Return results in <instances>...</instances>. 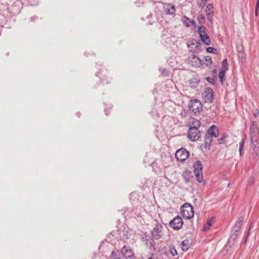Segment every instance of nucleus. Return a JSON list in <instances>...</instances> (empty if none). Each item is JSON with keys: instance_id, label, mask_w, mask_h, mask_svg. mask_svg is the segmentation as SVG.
Listing matches in <instances>:
<instances>
[{"instance_id": "1", "label": "nucleus", "mask_w": 259, "mask_h": 259, "mask_svg": "<svg viewBox=\"0 0 259 259\" xmlns=\"http://www.w3.org/2000/svg\"><path fill=\"white\" fill-rule=\"evenodd\" d=\"M181 213L184 219H191L194 216V211L192 206L189 203H185L181 207Z\"/></svg>"}, {"instance_id": "2", "label": "nucleus", "mask_w": 259, "mask_h": 259, "mask_svg": "<svg viewBox=\"0 0 259 259\" xmlns=\"http://www.w3.org/2000/svg\"><path fill=\"white\" fill-rule=\"evenodd\" d=\"M189 109L194 113H199L202 110V105L200 101L197 99L192 100L189 103Z\"/></svg>"}, {"instance_id": "3", "label": "nucleus", "mask_w": 259, "mask_h": 259, "mask_svg": "<svg viewBox=\"0 0 259 259\" xmlns=\"http://www.w3.org/2000/svg\"><path fill=\"white\" fill-rule=\"evenodd\" d=\"M198 32L201 40L206 45H209L211 43L210 39L206 32V28L204 26H201L198 28Z\"/></svg>"}, {"instance_id": "4", "label": "nucleus", "mask_w": 259, "mask_h": 259, "mask_svg": "<svg viewBox=\"0 0 259 259\" xmlns=\"http://www.w3.org/2000/svg\"><path fill=\"white\" fill-rule=\"evenodd\" d=\"M189 155V152L183 147L177 150L175 153L177 159L180 161L186 160Z\"/></svg>"}, {"instance_id": "5", "label": "nucleus", "mask_w": 259, "mask_h": 259, "mask_svg": "<svg viewBox=\"0 0 259 259\" xmlns=\"http://www.w3.org/2000/svg\"><path fill=\"white\" fill-rule=\"evenodd\" d=\"M132 233V230L127 226H123L122 229L118 230V235L120 238L124 241L128 240L131 237Z\"/></svg>"}, {"instance_id": "6", "label": "nucleus", "mask_w": 259, "mask_h": 259, "mask_svg": "<svg viewBox=\"0 0 259 259\" xmlns=\"http://www.w3.org/2000/svg\"><path fill=\"white\" fill-rule=\"evenodd\" d=\"M188 136L190 140L195 141L200 137V133L197 128L190 127L188 132Z\"/></svg>"}, {"instance_id": "7", "label": "nucleus", "mask_w": 259, "mask_h": 259, "mask_svg": "<svg viewBox=\"0 0 259 259\" xmlns=\"http://www.w3.org/2000/svg\"><path fill=\"white\" fill-rule=\"evenodd\" d=\"M202 98L205 102L211 103L213 101V91L211 88H206L202 94Z\"/></svg>"}, {"instance_id": "8", "label": "nucleus", "mask_w": 259, "mask_h": 259, "mask_svg": "<svg viewBox=\"0 0 259 259\" xmlns=\"http://www.w3.org/2000/svg\"><path fill=\"white\" fill-rule=\"evenodd\" d=\"M183 224L182 218L179 216H177L169 222V225L174 229H180Z\"/></svg>"}, {"instance_id": "9", "label": "nucleus", "mask_w": 259, "mask_h": 259, "mask_svg": "<svg viewBox=\"0 0 259 259\" xmlns=\"http://www.w3.org/2000/svg\"><path fill=\"white\" fill-rule=\"evenodd\" d=\"M258 134V129L257 128L256 124L255 121L252 122L250 126V134L251 137V142L253 140L256 141V137Z\"/></svg>"}, {"instance_id": "10", "label": "nucleus", "mask_w": 259, "mask_h": 259, "mask_svg": "<svg viewBox=\"0 0 259 259\" xmlns=\"http://www.w3.org/2000/svg\"><path fill=\"white\" fill-rule=\"evenodd\" d=\"M161 231L162 226L160 225L156 224L151 231L152 237L155 239H158L162 236Z\"/></svg>"}, {"instance_id": "11", "label": "nucleus", "mask_w": 259, "mask_h": 259, "mask_svg": "<svg viewBox=\"0 0 259 259\" xmlns=\"http://www.w3.org/2000/svg\"><path fill=\"white\" fill-rule=\"evenodd\" d=\"M189 63L192 66L195 67L199 66L201 65V59L197 56L193 55L188 58Z\"/></svg>"}, {"instance_id": "12", "label": "nucleus", "mask_w": 259, "mask_h": 259, "mask_svg": "<svg viewBox=\"0 0 259 259\" xmlns=\"http://www.w3.org/2000/svg\"><path fill=\"white\" fill-rule=\"evenodd\" d=\"M121 252L126 259H132L134 257V253L130 247L124 246L121 249Z\"/></svg>"}, {"instance_id": "13", "label": "nucleus", "mask_w": 259, "mask_h": 259, "mask_svg": "<svg viewBox=\"0 0 259 259\" xmlns=\"http://www.w3.org/2000/svg\"><path fill=\"white\" fill-rule=\"evenodd\" d=\"M206 134L208 136L212 137L213 138H217L219 134V130L218 127L214 125H211L207 130Z\"/></svg>"}, {"instance_id": "14", "label": "nucleus", "mask_w": 259, "mask_h": 259, "mask_svg": "<svg viewBox=\"0 0 259 259\" xmlns=\"http://www.w3.org/2000/svg\"><path fill=\"white\" fill-rule=\"evenodd\" d=\"M164 11L167 15H174L176 12L175 6L171 4H165L164 7Z\"/></svg>"}, {"instance_id": "15", "label": "nucleus", "mask_w": 259, "mask_h": 259, "mask_svg": "<svg viewBox=\"0 0 259 259\" xmlns=\"http://www.w3.org/2000/svg\"><path fill=\"white\" fill-rule=\"evenodd\" d=\"M194 173H202V165L200 161L197 160L194 164Z\"/></svg>"}, {"instance_id": "16", "label": "nucleus", "mask_w": 259, "mask_h": 259, "mask_svg": "<svg viewBox=\"0 0 259 259\" xmlns=\"http://www.w3.org/2000/svg\"><path fill=\"white\" fill-rule=\"evenodd\" d=\"M229 136L226 134H224L222 137L218 140V142L217 143H214V144L217 145H221V144H226L227 143V139L228 138Z\"/></svg>"}, {"instance_id": "17", "label": "nucleus", "mask_w": 259, "mask_h": 259, "mask_svg": "<svg viewBox=\"0 0 259 259\" xmlns=\"http://www.w3.org/2000/svg\"><path fill=\"white\" fill-rule=\"evenodd\" d=\"M190 247V243L188 239L183 240L181 243V248L184 251H187Z\"/></svg>"}, {"instance_id": "18", "label": "nucleus", "mask_w": 259, "mask_h": 259, "mask_svg": "<svg viewBox=\"0 0 259 259\" xmlns=\"http://www.w3.org/2000/svg\"><path fill=\"white\" fill-rule=\"evenodd\" d=\"M213 9V7L212 5L209 4L206 6L205 11H206V15L208 16V20H211V19L209 18V16L211 15L212 14Z\"/></svg>"}, {"instance_id": "19", "label": "nucleus", "mask_w": 259, "mask_h": 259, "mask_svg": "<svg viewBox=\"0 0 259 259\" xmlns=\"http://www.w3.org/2000/svg\"><path fill=\"white\" fill-rule=\"evenodd\" d=\"M213 137L208 136V135H207L206 134L205 136V139H204L205 144L206 145L205 146H207V145L210 146L211 143L213 141Z\"/></svg>"}, {"instance_id": "20", "label": "nucleus", "mask_w": 259, "mask_h": 259, "mask_svg": "<svg viewBox=\"0 0 259 259\" xmlns=\"http://www.w3.org/2000/svg\"><path fill=\"white\" fill-rule=\"evenodd\" d=\"M213 218H212L210 220H208L207 221V223L205 225H204L203 227V231H206L207 229L209 228V227L212 225V223L213 222Z\"/></svg>"}, {"instance_id": "21", "label": "nucleus", "mask_w": 259, "mask_h": 259, "mask_svg": "<svg viewBox=\"0 0 259 259\" xmlns=\"http://www.w3.org/2000/svg\"><path fill=\"white\" fill-rule=\"evenodd\" d=\"M228 67L227 60V59H225L222 61V67H221V70L224 71H227L228 70Z\"/></svg>"}, {"instance_id": "22", "label": "nucleus", "mask_w": 259, "mask_h": 259, "mask_svg": "<svg viewBox=\"0 0 259 259\" xmlns=\"http://www.w3.org/2000/svg\"><path fill=\"white\" fill-rule=\"evenodd\" d=\"M190 84H191L192 87H196L199 82V80H198L196 78H193L189 80Z\"/></svg>"}, {"instance_id": "23", "label": "nucleus", "mask_w": 259, "mask_h": 259, "mask_svg": "<svg viewBox=\"0 0 259 259\" xmlns=\"http://www.w3.org/2000/svg\"><path fill=\"white\" fill-rule=\"evenodd\" d=\"M110 257L111 259H120L119 257V252L117 250L116 251H112Z\"/></svg>"}, {"instance_id": "24", "label": "nucleus", "mask_w": 259, "mask_h": 259, "mask_svg": "<svg viewBox=\"0 0 259 259\" xmlns=\"http://www.w3.org/2000/svg\"><path fill=\"white\" fill-rule=\"evenodd\" d=\"M170 253L172 256H176L178 254L177 251L174 245H170L169 247Z\"/></svg>"}, {"instance_id": "25", "label": "nucleus", "mask_w": 259, "mask_h": 259, "mask_svg": "<svg viewBox=\"0 0 259 259\" xmlns=\"http://www.w3.org/2000/svg\"><path fill=\"white\" fill-rule=\"evenodd\" d=\"M232 232L233 233V234L231 235L230 240H232V241L234 242L235 240L236 239V237L238 235L239 232L237 230H232Z\"/></svg>"}, {"instance_id": "26", "label": "nucleus", "mask_w": 259, "mask_h": 259, "mask_svg": "<svg viewBox=\"0 0 259 259\" xmlns=\"http://www.w3.org/2000/svg\"><path fill=\"white\" fill-rule=\"evenodd\" d=\"M201 125V123L199 120L197 119H195L192 122V126L190 127H194L198 129V127H200Z\"/></svg>"}, {"instance_id": "27", "label": "nucleus", "mask_w": 259, "mask_h": 259, "mask_svg": "<svg viewBox=\"0 0 259 259\" xmlns=\"http://www.w3.org/2000/svg\"><path fill=\"white\" fill-rule=\"evenodd\" d=\"M183 21L184 24H185L187 27H189L190 25V23L193 22V21H190L186 16L183 17Z\"/></svg>"}, {"instance_id": "28", "label": "nucleus", "mask_w": 259, "mask_h": 259, "mask_svg": "<svg viewBox=\"0 0 259 259\" xmlns=\"http://www.w3.org/2000/svg\"><path fill=\"white\" fill-rule=\"evenodd\" d=\"M244 220V219L242 217H240L238 219V220L235 224V226L239 227L241 228V226L242 225V223Z\"/></svg>"}, {"instance_id": "29", "label": "nucleus", "mask_w": 259, "mask_h": 259, "mask_svg": "<svg viewBox=\"0 0 259 259\" xmlns=\"http://www.w3.org/2000/svg\"><path fill=\"white\" fill-rule=\"evenodd\" d=\"M196 179L198 182H201L203 180V177L202 173H194Z\"/></svg>"}, {"instance_id": "30", "label": "nucleus", "mask_w": 259, "mask_h": 259, "mask_svg": "<svg viewBox=\"0 0 259 259\" xmlns=\"http://www.w3.org/2000/svg\"><path fill=\"white\" fill-rule=\"evenodd\" d=\"M205 61L206 62V65L210 66L212 64L211 57L210 56H206L205 57Z\"/></svg>"}, {"instance_id": "31", "label": "nucleus", "mask_w": 259, "mask_h": 259, "mask_svg": "<svg viewBox=\"0 0 259 259\" xmlns=\"http://www.w3.org/2000/svg\"><path fill=\"white\" fill-rule=\"evenodd\" d=\"M226 72V71H224L221 70V71L219 73V77L220 79V80L222 83L223 82V80H224V78Z\"/></svg>"}, {"instance_id": "32", "label": "nucleus", "mask_w": 259, "mask_h": 259, "mask_svg": "<svg viewBox=\"0 0 259 259\" xmlns=\"http://www.w3.org/2000/svg\"><path fill=\"white\" fill-rule=\"evenodd\" d=\"M206 51L207 52H209V53H214V54H216L217 52V50L215 48H213L212 47H207L206 48Z\"/></svg>"}, {"instance_id": "33", "label": "nucleus", "mask_w": 259, "mask_h": 259, "mask_svg": "<svg viewBox=\"0 0 259 259\" xmlns=\"http://www.w3.org/2000/svg\"><path fill=\"white\" fill-rule=\"evenodd\" d=\"M206 80L210 83L212 84H214L215 83V79L214 78H211L210 77H207L206 78Z\"/></svg>"}, {"instance_id": "34", "label": "nucleus", "mask_w": 259, "mask_h": 259, "mask_svg": "<svg viewBox=\"0 0 259 259\" xmlns=\"http://www.w3.org/2000/svg\"><path fill=\"white\" fill-rule=\"evenodd\" d=\"M253 150L256 156L259 157V147H253Z\"/></svg>"}, {"instance_id": "35", "label": "nucleus", "mask_w": 259, "mask_h": 259, "mask_svg": "<svg viewBox=\"0 0 259 259\" xmlns=\"http://www.w3.org/2000/svg\"><path fill=\"white\" fill-rule=\"evenodd\" d=\"M253 182L254 178L253 177H250L248 181V183L249 185H251L252 184H253Z\"/></svg>"}, {"instance_id": "36", "label": "nucleus", "mask_w": 259, "mask_h": 259, "mask_svg": "<svg viewBox=\"0 0 259 259\" xmlns=\"http://www.w3.org/2000/svg\"><path fill=\"white\" fill-rule=\"evenodd\" d=\"M240 228H241L237 227V226H235V225H234V226L232 228V230H237V231H239V232Z\"/></svg>"}, {"instance_id": "37", "label": "nucleus", "mask_w": 259, "mask_h": 259, "mask_svg": "<svg viewBox=\"0 0 259 259\" xmlns=\"http://www.w3.org/2000/svg\"><path fill=\"white\" fill-rule=\"evenodd\" d=\"M249 231H248L247 235H246V237H245V239L244 240V242H243L244 244H245L246 243L247 238V237H248V236L249 235Z\"/></svg>"}, {"instance_id": "38", "label": "nucleus", "mask_w": 259, "mask_h": 259, "mask_svg": "<svg viewBox=\"0 0 259 259\" xmlns=\"http://www.w3.org/2000/svg\"><path fill=\"white\" fill-rule=\"evenodd\" d=\"M243 147H239V153L240 155H241L242 154V149Z\"/></svg>"}, {"instance_id": "39", "label": "nucleus", "mask_w": 259, "mask_h": 259, "mask_svg": "<svg viewBox=\"0 0 259 259\" xmlns=\"http://www.w3.org/2000/svg\"><path fill=\"white\" fill-rule=\"evenodd\" d=\"M258 7H259V0H257L256 4V9H258Z\"/></svg>"}, {"instance_id": "40", "label": "nucleus", "mask_w": 259, "mask_h": 259, "mask_svg": "<svg viewBox=\"0 0 259 259\" xmlns=\"http://www.w3.org/2000/svg\"><path fill=\"white\" fill-rule=\"evenodd\" d=\"M258 115V111H257L256 113H254V116L257 117Z\"/></svg>"}, {"instance_id": "41", "label": "nucleus", "mask_w": 259, "mask_h": 259, "mask_svg": "<svg viewBox=\"0 0 259 259\" xmlns=\"http://www.w3.org/2000/svg\"><path fill=\"white\" fill-rule=\"evenodd\" d=\"M255 15L256 16H257V9H256V7H255Z\"/></svg>"}, {"instance_id": "42", "label": "nucleus", "mask_w": 259, "mask_h": 259, "mask_svg": "<svg viewBox=\"0 0 259 259\" xmlns=\"http://www.w3.org/2000/svg\"><path fill=\"white\" fill-rule=\"evenodd\" d=\"M212 73H213V74H216V73H217V72H216V70H212Z\"/></svg>"}, {"instance_id": "43", "label": "nucleus", "mask_w": 259, "mask_h": 259, "mask_svg": "<svg viewBox=\"0 0 259 259\" xmlns=\"http://www.w3.org/2000/svg\"><path fill=\"white\" fill-rule=\"evenodd\" d=\"M144 185H146V186H147H147H148V182H147L146 183V184H144Z\"/></svg>"}, {"instance_id": "44", "label": "nucleus", "mask_w": 259, "mask_h": 259, "mask_svg": "<svg viewBox=\"0 0 259 259\" xmlns=\"http://www.w3.org/2000/svg\"><path fill=\"white\" fill-rule=\"evenodd\" d=\"M243 143L242 144H240V146H243Z\"/></svg>"}, {"instance_id": "45", "label": "nucleus", "mask_w": 259, "mask_h": 259, "mask_svg": "<svg viewBox=\"0 0 259 259\" xmlns=\"http://www.w3.org/2000/svg\"><path fill=\"white\" fill-rule=\"evenodd\" d=\"M148 259H153L152 257H150Z\"/></svg>"}, {"instance_id": "46", "label": "nucleus", "mask_w": 259, "mask_h": 259, "mask_svg": "<svg viewBox=\"0 0 259 259\" xmlns=\"http://www.w3.org/2000/svg\"><path fill=\"white\" fill-rule=\"evenodd\" d=\"M230 184V183H229V184H228V187H229V186Z\"/></svg>"}]
</instances>
